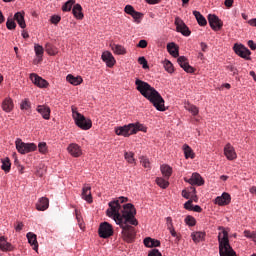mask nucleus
Wrapping results in <instances>:
<instances>
[{
    "instance_id": "nucleus-1",
    "label": "nucleus",
    "mask_w": 256,
    "mask_h": 256,
    "mask_svg": "<svg viewBox=\"0 0 256 256\" xmlns=\"http://www.w3.org/2000/svg\"><path fill=\"white\" fill-rule=\"evenodd\" d=\"M129 199L127 197H119L118 199L109 202V208L106 210V215L111 217L117 225L122 228V237L127 243H131L135 239V228L131 225L137 226L139 222L135 215H137V210L135 206L131 203H127Z\"/></svg>"
},
{
    "instance_id": "nucleus-2",
    "label": "nucleus",
    "mask_w": 256,
    "mask_h": 256,
    "mask_svg": "<svg viewBox=\"0 0 256 256\" xmlns=\"http://www.w3.org/2000/svg\"><path fill=\"white\" fill-rule=\"evenodd\" d=\"M136 89L141 93L145 99H148L150 103L157 109V111H165V100L158 93L155 88H153L149 83L139 80L138 78L135 81Z\"/></svg>"
},
{
    "instance_id": "nucleus-3",
    "label": "nucleus",
    "mask_w": 256,
    "mask_h": 256,
    "mask_svg": "<svg viewBox=\"0 0 256 256\" xmlns=\"http://www.w3.org/2000/svg\"><path fill=\"white\" fill-rule=\"evenodd\" d=\"M218 243L220 256H237V252L233 250L229 243V232L224 227L219 228Z\"/></svg>"
},
{
    "instance_id": "nucleus-4",
    "label": "nucleus",
    "mask_w": 256,
    "mask_h": 256,
    "mask_svg": "<svg viewBox=\"0 0 256 256\" xmlns=\"http://www.w3.org/2000/svg\"><path fill=\"white\" fill-rule=\"evenodd\" d=\"M139 131L147 133V127L143 126V124L141 123H131L115 129L116 135H120L122 137H129L130 135H135L139 133Z\"/></svg>"
},
{
    "instance_id": "nucleus-5",
    "label": "nucleus",
    "mask_w": 256,
    "mask_h": 256,
    "mask_svg": "<svg viewBox=\"0 0 256 256\" xmlns=\"http://www.w3.org/2000/svg\"><path fill=\"white\" fill-rule=\"evenodd\" d=\"M72 117L80 129H83L84 131H88V129H91L93 127V123L91 122V119L85 118L81 113L77 111V108L72 107Z\"/></svg>"
},
{
    "instance_id": "nucleus-6",
    "label": "nucleus",
    "mask_w": 256,
    "mask_h": 256,
    "mask_svg": "<svg viewBox=\"0 0 256 256\" xmlns=\"http://www.w3.org/2000/svg\"><path fill=\"white\" fill-rule=\"evenodd\" d=\"M16 149L21 155H26V153H33L37 151V145L35 143H25L20 138H17L15 141Z\"/></svg>"
},
{
    "instance_id": "nucleus-7",
    "label": "nucleus",
    "mask_w": 256,
    "mask_h": 256,
    "mask_svg": "<svg viewBox=\"0 0 256 256\" xmlns=\"http://www.w3.org/2000/svg\"><path fill=\"white\" fill-rule=\"evenodd\" d=\"M98 234L102 239H109V237L113 235V226L108 222L101 223L98 229Z\"/></svg>"
},
{
    "instance_id": "nucleus-8",
    "label": "nucleus",
    "mask_w": 256,
    "mask_h": 256,
    "mask_svg": "<svg viewBox=\"0 0 256 256\" xmlns=\"http://www.w3.org/2000/svg\"><path fill=\"white\" fill-rule=\"evenodd\" d=\"M233 50L234 53L239 57H242V59H246V61L251 59V51L247 47H244L243 44H235Z\"/></svg>"
},
{
    "instance_id": "nucleus-9",
    "label": "nucleus",
    "mask_w": 256,
    "mask_h": 256,
    "mask_svg": "<svg viewBox=\"0 0 256 256\" xmlns=\"http://www.w3.org/2000/svg\"><path fill=\"white\" fill-rule=\"evenodd\" d=\"M208 23L214 31H221L223 29V21L215 14L208 15Z\"/></svg>"
},
{
    "instance_id": "nucleus-10",
    "label": "nucleus",
    "mask_w": 256,
    "mask_h": 256,
    "mask_svg": "<svg viewBox=\"0 0 256 256\" xmlns=\"http://www.w3.org/2000/svg\"><path fill=\"white\" fill-rule=\"evenodd\" d=\"M176 31L184 35V37H189L191 35V30L187 27V24L183 22L180 18L175 19Z\"/></svg>"
},
{
    "instance_id": "nucleus-11",
    "label": "nucleus",
    "mask_w": 256,
    "mask_h": 256,
    "mask_svg": "<svg viewBox=\"0 0 256 256\" xmlns=\"http://www.w3.org/2000/svg\"><path fill=\"white\" fill-rule=\"evenodd\" d=\"M30 80L34 85H36L37 87H40V89H45L49 87V82H47V80L41 78V76L35 73L30 74Z\"/></svg>"
},
{
    "instance_id": "nucleus-12",
    "label": "nucleus",
    "mask_w": 256,
    "mask_h": 256,
    "mask_svg": "<svg viewBox=\"0 0 256 256\" xmlns=\"http://www.w3.org/2000/svg\"><path fill=\"white\" fill-rule=\"evenodd\" d=\"M184 181L190 185H198V187H201L205 183L199 173H193L190 178H184Z\"/></svg>"
},
{
    "instance_id": "nucleus-13",
    "label": "nucleus",
    "mask_w": 256,
    "mask_h": 256,
    "mask_svg": "<svg viewBox=\"0 0 256 256\" xmlns=\"http://www.w3.org/2000/svg\"><path fill=\"white\" fill-rule=\"evenodd\" d=\"M102 61L106 63L107 67H114L117 61L110 51H104L101 56Z\"/></svg>"
},
{
    "instance_id": "nucleus-14",
    "label": "nucleus",
    "mask_w": 256,
    "mask_h": 256,
    "mask_svg": "<svg viewBox=\"0 0 256 256\" xmlns=\"http://www.w3.org/2000/svg\"><path fill=\"white\" fill-rule=\"evenodd\" d=\"M178 65H180V67L184 69L186 73H195V68L189 65V61L185 56L178 57Z\"/></svg>"
},
{
    "instance_id": "nucleus-15",
    "label": "nucleus",
    "mask_w": 256,
    "mask_h": 256,
    "mask_svg": "<svg viewBox=\"0 0 256 256\" xmlns=\"http://www.w3.org/2000/svg\"><path fill=\"white\" fill-rule=\"evenodd\" d=\"M231 203V195L227 192L222 193L221 196H217L215 198V204L223 207L225 205H229Z\"/></svg>"
},
{
    "instance_id": "nucleus-16",
    "label": "nucleus",
    "mask_w": 256,
    "mask_h": 256,
    "mask_svg": "<svg viewBox=\"0 0 256 256\" xmlns=\"http://www.w3.org/2000/svg\"><path fill=\"white\" fill-rule=\"evenodd\" d=\"M36 111L43 117V119H46V121L51 119V108H49V106L38 105Z\"/></svg>"
},
{
    "instance_id": "nucleus-17",
    "label": "nucleus",
    "mask_w": 256,
    "mask_h": 256,
    "mask_svg": "<svg viewBox=\"0 0 256 256\" xmlns=\"http://www.w3.org/2000/svg\"><path fill=\"white\" fill-rule=\"evenodd\" d=\"M224 155L229 161L237 159V153L235 152V148H233V146L230 144H227L224 147Z\"/></svg>"
},
{
    "instance_id": "nucleus-18",
    "label": "nucleus",
    "mask_w": 256,
    "mask_h": 256,
    "mask_svg": "<svg viewBox=\"0 0 256 256\" xmlns=\"http://www.w3.org/2000/svg\"><path fill=\"white\" fill-rule=\"evenodd\" d=\"M67 151L70 153V155H72V157H81V155H83L81 147L75 143L70 144Z\"/></svg>"
},
{
    "instance_id": "nucleus-19",
    "label": "nucleus",
    "mask_w": 256,
    "mask_h": 256,
    "mask_svg": "<svg viewBox=\"0 0 256 256\" xmlns=\"http://www.w3.org/2000/svg\"><path fill=\"white\" fill-rule=\"evenodd\" d=\"M82 199L84 201H87V203H93V196H91V186L86 185L82 188Z\"/></svg>"
},
{
    "instance_id": "nucleus-20",
    "label": "nucleus",
    "mask_w": 256,
    "mask_h": 256,
    "mask_svg": "<svg viewBox=\"0 0 256 256\" xmlns=\"http://www.w3.org/2000/svg\"><path fill=\"white\" fill-rule=\"evenodd\" d=\"M37 211H47L49 209V198L42 197L36 203Z\"/></svg>"
},
{
    "instance_id": "nucleus-21",
    "label": "nucleus",
    "mask_w": 256,
    "mask_h": 256,
    "mask_svg": "<svg viewBox=\"0 0 256 256\" xmlns=\"http://www.w3.org/2000/svg\"><path fill=\"white\" fill-rule=\"evenodd\" d=\"M14 21H16L21 27V29H25L27 27V24L25 23V12H17L14 14Z\"/></svg>"
},
{
    "instance_id": "nucleus-22",
    "label": "nucleus",
    "mask_w": 256,
    "mask_h": 256,
    "mask_svg": "<svg viewBox=\"0 0 256 256\" xmlns=\"http://www.w3.org/2000/svg\"><path fill=\"white\" fill-rule=\"evenodd\" d=\"M15 249L11 243L7 242V238L5 236L0 237V250L1 251H13Z\"/></svg>"
},
{
    "instance_id": "nucleus-23",
    "label": "nucleus",
    "mask_w": 256,
    "mask_h": 256,
    "mask_svg": "<svg viewBox=\"0 0 256 256\" xmlns=\"http://www.w3.org/2000/svg\"><path fill=\"white\" fill-rule=\"evenodd\" d=\"M15 105L13 104V99L11 98H6L2 102V109L5 111V113H11L13 111V108Z\"/></svg>"
},
{
    "instance_id": "nucleus-24",
    "label": "nucleus",
    "mask_w": 256,
    "mask_h": 256,
    "mask_svg": "<svg viewBox=\"0 0 256 256\" xmlns=\"http://www.w3.org/2000/svg\"><path fill=\"white\" fill-rule=\"evenodd\" d=\"M26 237L30 245H32L34 251H37L39 249V243H37V235H35L33 232H28Z\"/></svg>"
},
{
    "instance_id": "nucleus-25",
    "label": "nucleus",
    "mask_w": 256,
    "mask_h": 256,
    "mask_svg": "<svg viewBox=\"0 0 256 256\" xmlns=\"http://www.w3.org/2000/svg\"><path fill=\"white\" fill-rule=\"evenodd\" d=\"M66 81H68V83H70L71 85H81L83 83V78H81V76H73L72 74H69L66 77Z\"/></svg>"
},
{
    "instance_id": "nucleus-26",
    "label": "nucleus",
    "mask_w": 256,
    "mask_h": 256,
    "mask_svg": "<svg viewBox=\"0 0 256 256\" xmlns=\"http://www.w3.org/2000/svg\"><path fill=\"white\" fill-rule=\"evenodd\" d=\"M144 245L145 247H160L161 246V241L155 240L151 237H147L144 239Z\"/></svg>"
},
{
    "instance_id": "nucleus-27",
    "label": "nucleus",
    "mask_w": 256,
    "mask_h": 256,
    "mask_svg": "<svg viewBox=\"0 0 256 256\" xmlns=\"http://www.w3.org/2000/svg\"><path fill=\"white\" fill-rule=\"evenodd\" d=\"M110 47L115 55H125L127 53V50L122 45L112 44Z\"/></svg>"
},
{
    "instance_id": "nucleus-28",
    "label": "nucleus",
    "mask_w": 256,
    "mask_h": 256,
    "mask_svg": "<svg viewBox=\"0 0 256 256\" xmlns=\"http://www.w3.org/2000/svg\"><path fill=\"white\" fill-rule=\"evenodd\" d=\"M193 15L196 18L198 25H201V27H205V25H207V19L204 18L201 12L194 10Z\"/></svg>"
},
{
    "instance_id": "nucleus-29",
    "label": "nucleus",
    "mask_w": 256,
    "mask_h": 256,
    "mask_svg": "<svg viewBox=\"0 0 256 256\" xmlns=\"http://www.w3.org/2000/svg\"><path fill=\"white\" fill-rule=\"evenodd\" d=\"M72 13L74 15V17H76V19H83V7L80 6V4H75L73 9H72Z\"/></svg>"
},
{
    "instance_id": "nucleus-30",
    "label": "nucleus",
    "mask_w": 256,
    "mask_h": 256,
    "mask_svg": "<svg viewBox=\"0 0 256 256\" xmlns=\"http://www.w3.org/2000/svg\"><path fill=\"white\" fill-rule=\"evenodd\" d=\"M167 51L172 55V57H179V48L175 45V43L167 44Z\"/></svg>"
},
{
    "instance_id": "nucleus-31",
    "label": "nucleus",
    "mask_w": 256,
    "mask_h": 256,
    "mask_svg": "<svg viewBox=\"0 0 256 256\" xmlns=\"http://www.w3.org/2000/svg\"><path fill=\"white\" fill-rule=\"evenodd\" d=\"M183 151L186 159H195V153H193V149H191L189 145L184 144Z\"/></svg>"
},
{
    "instance_id": "nucleus-32",
    "label": "nucleus",
    "mask_w": 256,
    "mask_h": 256,
    "mask_svg": "<svg viewBox=\"0 0 256 256\" xmlns=\"http://www.w3.org/2000/svg\"><path fill=\"white\" fill-rule=\"evenodd\" d=\"M191 237H192V241H194V243H201V241H203V239H205V233L193 232L191 234Z\"/></svg>"
},
{
    "instance_id": "nucleus-33",
    "label": "nucleus",
    "mask_w": 256,
    "mask_h": 256,
    "mask_svg": "<svg viewBox=\"0 0 256 256\" xmlns=\"http://www.w3.org/2000/svg\"><path fill=\"white\" fill-rule=\"evenodd\" d=\"M1 169L2 171H5V173H9L11 171V160L8 157L2 159Z\"/></svg>"
},
{
    "instance_id": "nucleus-34",
    "label": "nucleus",
    "mask_w": 256,
    "mask_h": 256,
    "mask_svg": "<svg viewBox=\"0 0 256 256\" xmlns=\"http://www.w3.org/2000/svg\"><path fill=\"white\" fill-rule=\"evenodd\" d=\"M161 173L166 177V179H169L171 177V173H173V170L171 166L163 165L161 166Z\"/></svg>"
},
{
    "instance_id": "nucleus-35",
    "label": "nucleus",
    "mask_w": 256,
    "mask_h": 256,
    "mask_svg": "<svg viewBox=\"0 0 256 256\" xmlns=\"http://www.w3.org/2000/svg\"><path fill=\"white\" fill-rule=\"evenodd\" d=\"M20 109H21V111H30L31 110V101H29V99H24L20 103Z\"/></svg>"
},
{
    "instance_id": "nucleus-36",
    "label": "nucleus",
    "mask_w": 256,
    "mask_h": 256,
    "mask_svg": "<svg viewBox=\"0 0 256 256\" xmlns=\"http://www.w3.org/2000/svg\"><path fill=\"white\" fill-rule=\"evenodd\" d=\"M156 183L162 189H167L169 187V181H167L163 178H156Z\"/></svg>"
},
{
    "instance_id": "nucleus-37",
    "label": "nucleus",
    "mask_w": 256,
    "mask_h": 256,
    "mask_svg": "<svg viewBox=\"0 0 256 256\" xmlns=\"http://www.w3.org/2000/svg\"><path fill=\"white\" fill-rule=\"evenodd\" d=\"M185 108L187 109V111L192 113V115H199V108L197 106L193 104H188L187 106H185Z\"/></svg>"
},
{
    "instance_id": "nucleus-38",
    "label": "nucleus",
    "mask_w": 256,
    "mask_h": 256,
    "mask_svg": "<svg viewBox=\"0 0 256 256\" xmlns=\"http://www.w3.org/2000/svg\"><path fill=\"white\" fill-rule=\"evenodd\" d=\"M164 68L167 73H173L175 71V69L173 68V63H171V61L169 60L164 61Z\"/></svg>"
},
{
    "instance_id": "nucleus-39",
    "label": "nucleus",
    "mask_w": 256,
    "mask_h": 256,
    "mask_svg": "<svg viewBox=\"0 0 256 256\" xmlns=\"http://www.w3.org/2000/svg\"><path fill=\"white\" fill-rule=\"evenodd\" d=\"M45 49L48 55H57V49H55L50 43L46 44Z\"/></svg>"
},
{
    "instance_id": "nucleus-40",
    "label": "nucleus",
    "mask_w": 256,
    "mask_h": 256,
    "mask_svg": "<svg viewBox=\"0 0 256 256\" xmlns=\"http://www.w3.org/2000/svg\"><path fill=\"white\" fill-rule=\"evenodd\" d=\"M185 223H186V225H189V227H195L197 221L195 220V218L193 216H187L185 218Z\"/></svg>"
},
{
    "instance_id": "nucleus-41",
    "label": "nucleus",
    "mask_w": 256,
    "mask_h": 256,
    "mask_svg": "<svg viewBox=\"0 0 256 256\" xmlns=\"http://www.w3.org/2000/svg\"><path fill=\"white\" fill-rule=\"evenodd\" d=\"M34 51H35L37 57H43V53H44L43 46L36 44L34 46Z\"/></svg>"
},
{
    "instance_id": "nucleus-42",
    "label": "nucleus",
    "mask_w": 256,
    "mask_h": 256,
    "mask_svg": "<svg viewBox=\"0 0 256 256\" xmlns=\"http://www.w3.org/2000/svg\"><path fill=\"white\" fill-rule=\"evenodd\" d=\"M133 152H125L124 157L128 163H135Z\"/></svg>"
},
{
    "instance_id": "nucleus-43",
    "label": "nucleus",
    "mask_w": 256,
    "mask_h": 256,
    "mask_svg": "<svg viewBox=\"0 0 256 256\" xmlns=\"http://www.w3.org/2000/svg\"><path fill=\"white\" fill-rule=\"evenodd\" d=\"M6 27L10 31H12V29H15L17 27V24L15 23V20H13L12 18H8L6 22Z\"/></svg>"
},
{
    "instance_id": "nucleus-44",
    "label": "nucleus",
    "mask_w": 256,
    "mask_h": 256,
    "mask_svg": "<svg viewBox=\"0 0 256 256\" xmlns=\"http://www.w3.org/2000/svg\"><path fill=\"white\" fill-rule=\"evenodd\" d=\"M75 1L73 0H69L65 3V5L62 7L63 11H71L73 5H74Z\"/></svg>"
},
{
    "instance_id": "nucleus-45",
    "label": "nucleus",
    "mask_w": 256,
    "mask_h": 256,
    "mask_svg": "<svg viewBox=\"0 0 256 256\" xmlns=\"http://www.w3.org/2000/svg\"><path fill=\"white\" fill-rule=\"evenodd\" d=\"M38 149H39V152L42 153L43 155H45V153H47V143L45 142H40L38 144Z\"/></svg>"
},
{
    "instance_id": "nucleus-46",
    "label": "nucleus",
    "mask_w": 256,
    "mask_h": 256,
    "mask_svg": "<svg viewBox=\"0 0 256 256\" xmlns=\"http://www.w3.org/2000/svg\"><path fill=\"white\" fill-rule=\"evenodd\" d=\"M141 164L143 165V167H145V169H151V163L149 162V158L142 157Z\"/></svg>"
},
{
    "instance_id": "nucleus-47",
    "label": "nucleus",
    "mask_w": 256,
    "mask_h": 256,
    "mask_svg": "<svg viewBox=\"0 0 256 256\" xmlns=\"http://www.w3.org/2000/svg\"><path fill=\"white\" fill-rule=\"evenodd\" d=\"M138 63L142 65L143 69H149V65L147 64V59H145V57H139Z\"/></svg>"
},
{
    "instance_id": "nucleus-48",
    "label": "nucleus",
    "mask_w": 256,
    "mask_h": 256,
    "mask_svg": "<svg viewBox=\"0 0 256 256\" xmlns=\"http://www.w3.org/2000/svg\"><path fill=\"white\" fill-rule=\"evenodd\" d=\"M131 17H133V19L135 20L136 23H140L139 19H141V17H143V14L137 11H134L131 14Z\"/></svg>"
},
{
    "instance_id": "nucleus-49",
    "label": "nucleus",
    "mask_w": 256,
    "mask_h": 256,
    "mask_svg": "<svg viewBox=\"0 0 256 256\" xmlns=\"http://www.w3.org/2000/svg\"><path fill=\"white\" fill-rule=\"evenodd\" d=\"M184 209H186L187 211H193V200H188L184 204Z\"/></svg>"
},
{
    "instance_id": "nucleus-50",
    "label": "nucleus",
    "mask_w": 256,
    "mask_h": 256,
    "mask_svg": "<svg viewBox=\"0 0 256 256\" xmlns=\"http://www.w3.org/2000/svg\"><path fill=\"white\" fill-rule=\"evenodd\" d=\"M50 21L53 25H57V23L61 21V16L54 15L51 17Z\"/></svg>"
},
{
    "instance_id": "nucleus-51",
    "label": "nucleus",
    "mask_w": 256,
    "mask_h": 256,
    "mask_svg": "<svg viewBox=\"0 0 256 256\" xmlns=\"http://www.w3.org/2000/svg\"><path fill=\"white\" fill-rule=\"evenodd\" d=\"M168 229H169L170 234L172 235V237H176L177 241L181 240V237H179V235H177V232L175 231V228H173V226L168 228Z\"/></svg>"
},
{
    "instance_id": "nucleus-52",
    "label": "nucleus",
    "mask_w": 256,
    "mask_h": 256,
    "mask_svg": "<svg viewBox=\"0 0 256 256\" xmlns=\"http://www.w3.org/2000/svg\"><path fill=\"white\" fill-rule=\"evenodd\" d=\"M75 215H76V219L80 225V227L83 226V219L81 218V213L79 212V210H75Z\"/></svg>"
},
{
    "instance_id": "nucleus-53",
    "label": "nucleus",
    "mask_w": 256,
    "mask_h": 256,
    "mask_svg": "<svg viewBox=\"0 0 256 256\" xmlns=\"http://www.w3.org/2000/svg\"><path fill=\"white\" fill-rule=\"evenodd\" d=\"M124 11L127 13V15H131L135 11V8H133L131 5H126Z\"/></svg>"
},
{
    "instance_id": "nucleus-54",
    "label": "nucleus",
    "mask_w": 256,
    "mask_h": 256,
    "mask_svg": "<svg viewBox=\"0 0 256 256\" xmlns=\"http://www.w3.org/2000/svg\"><path fill=\"white\" fill-rule=\"evenodd\" d=\"M244 235H245L248 239H254V241H255V239H256L255 233H252V232L249 231V230H245V231H244Z\"/></svg>"
},
{
    "instance_id": "nucleus-55",
    "label": "nucleus",
    "mask_w": 256,
    "mask_h": 256,
    "mask_svg": "<svg viewBox=\"0 0 256 256\" xmlns=\"http://www.w3.org/2000/svg\"><path fill=\"white\" fill-rule=\"evenodd\" d=\"M226 69L228 70V71H230V73H233V75H237V73H238V70L235 68V66H233V65H228V66H226Z\"/></svg>"
},
{
    "instance_id": "nucleus-56",
    "label": "nucleus",
    "mask_w": 256,
    "mask_h": 256,
    "mask_svg": "<svg viewBox=\"0 0 256 256\" xmlns=\"http://www.w3.org/2000/svg\"><path fill=\"white\" fill-rule=\"evenodd\" d=\"M148 256H163L158 249H152L149 253Z\"/></svg>"
},
{
    "instance_id": "nucleus-57",
    "label": "nucleus",
    "mask_w": 256,
    "mask_h": 256,
    "mask_svg": "<svg viewBox=\"0 0 256 256\" xmlns=\"http://www.w3.org/2000/svg\"><path fill=\"white\" fill-rule=\"evenodd\" d=\"M137 47H140V49L147 48V40H140L139 43L137 44Z\"/></svg>"
},
{
    "instance_id": "nucleus-58",
    "label": "nucleus",
    "mask_w": 256,
    "mask_h": 256,
    "mask_svg": "<svg viewBox=\"0 0 256 256\" xmlns=\"http://www.w3.org/2000/svg\"><path fill=\"white\" fill-rule=\"evenodd\" d=\"M23 222H17V225L15 226V231H17V233H19L20 231H23Z\"/></svg>"
},
{
    "instance_id": "nucleus-59",
    "label": "nucleus",
    "mask_w": 256,
    "mask_h": 256,
    "mask_svg": "<svg viewBox=\"0 0 256 256\" xmlns=\"http://www.w3.org/2000/svg\"><path fill=\"white\" fill-rule=\"evenodd\" d=\"M166 223H167L168 229H171V227H173V219L171 217L166 218Z\"/></svg>"
},
{
    "instance_id": "nucleus-60",
    "label": "nucleus",
    "mask_w": 256,
    "mask_h": 256,
    "mask_svg": "<svg viewBox=\"0 0 256 256\" xmlns=\"http://www.w3.org/2000/svg\"><path fill=\"white\" fill-rule=\"evenodd\" d=\"M248 47H250V49H252V51H255L256 50L255 42H253V40H249L248 41Z\"/></svg>"
},
{
    "instance_id": "nucleus-61",
    "label": "nucleus",
    "mask_w": 256,
    "mask_h": 256,
    "mask_svg": "<svg viewBox=\"0 0 256 256\" xmlns=\"http://www.w3.org/2000/svg\"><path fill=\"white\" fill-rule=\"evenodd\" d=\"M192 211H195V213H201V211H203V208H201V206L196 205L192 207Z\"/></svg>"
},
{
    "instance_id": "nucleus-62",
    "label": "nucleus",
    "mask_w": 256,
    "mask_h": 256,
    "mask_svg": "<svg viewBox=\"0 0 256 256\" xmlns=\"http://www.w3.org/2000/svg\"><path fill=\"white\" fill-rule=\"evenodd\" d=\"M182 197H184V199H189L191 197V194L187 192V190H183Z\"/></svg>"
},
{
    "instance_id": "nucleus-63",
    "label": "nucleus",
    "mask_w": 256,
    "mask_h": 256,
    "mask_svg": "<svg viewBox=\"0 0 256 256\" xmlns=\"http://www.w3.org/2000/svg\"><path fill=\"white\" fill-rule=\"evenodd\" d=\"M224 5L228 8L233 7V0H225Z\"/></svg>"
},
{
    "instance_id": "nucleus-64",
    "label": "nucleus",
    "mask_w": 256,
    "mask_h": 256,
    "mask_svg": "<svg viewBox=\"0 0 256 256\" xmlns=\"http://www.w3.org/2000/svg\"><path fill=\"white\" fill-rule=\"evenodd\" d=\"M248 23L251 25V27H256V18L250 19Z\"/></svg>"
}]
</instances>
